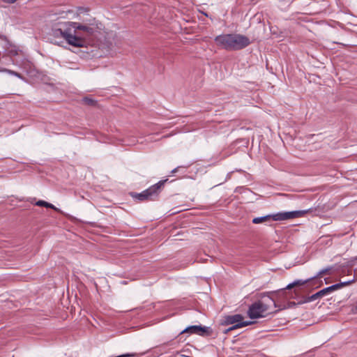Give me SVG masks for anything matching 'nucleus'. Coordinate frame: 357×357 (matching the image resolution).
I'll return each instance as SVG.
<instances>
[{
  "label": "nucleus",
  "instance_id": "f257e3e1",
  "mask_svg": "<svg viewBox=\"0 0 357 357\" xmlns=\"http://www.w3.org/2000/svg\"><path fill=\"white\" fill-rule=\"evenodd\" d=\"M101 27V24L87 26L77 22H68L65 23L64 29H54L53 35L61 36L73 46L83 47L86 40H89L93 36L96 37Z\"/></svg>",
  "mask_w": 357,
  "mask_h": 357
},
{
  "label": "nucleus",
  "instance_id": "f03ea898",
  "mask_svg": "<svg viewBox=\"0 0 357 357\" xmlns=\"http://www.w3.org/2000/svg\"><path fill=\"white\" fill-rule=\"evenodd\" d=\"M271 305L276 307L274 300L271 297H267L262 301H258L250 306L248 314L250 319L264 317L269 313Z\"/></svg>",
  "mask_w": 357,
  "mask_h": 357
},
{
  "label": "nucleus",
  "instance_id": "7ed1b4c3",
  "mask_svg": "<svg viewBox=\"0 0 357 357\" xmlns=\"http://www.w3.org/2000/svg\"><path fill=\"white\" fill-rule=\"evenodd\" d=\"M307 213L305 211H294L280 212L275 214L266 215L265 216L255 218L252 220L254 224H260L267 221H282L302 217Z\"/></svg>",
  "mask_w": 357,
  "mask_h": 357
},
{
  "label": "nucleus",
  "instance_id": "20e7f679",
  "mask_svg": "<svg viewBox=\"0 0 357 357\" xmlns=\"http://www.w3.org/2000/svg\"><path fill=\"white\" fill-rule=\"evenodd\" d=\"M166 181H160L158 183L151 186L149 188L141 193L137 194L135 197L140 201L151 200L153 197L157 196L159 189L164 185Z\"/></svg>",
  "mask_w": 357,
  "mask_h": 357
},
{
  "label": "nucleus",
  "instance_id": "39448f33",
  "mask_svg": "<svg viewBox=\"0 0 357 357\" xmlns=\"http://www.w3.org/2000/svg\"><path fill=\"white\" fill-rule=\"evenodd\" d=\"M225 324L233 325L231 327L229 328L227 331H230L236 328H240L252 324V321H244L243 317L241 314H234L227 316L225 318Z\"/></svg>",
  "mask_w": 357,
  "mask_h": 357
},
{
  "label": "nucleus",
  "instance_id": "423d86ee",
  "mask_svg": "<svg viewBox=\"0 0 357 357\" xmlns=\"http://www.w3.org/2000/svg\"><path fill=\"white\" fill-rule=\"evenodd\" d=\"M250 43V39L243 35L232 33V50H238L246 47Z\"/></svg>",
  "mask_w": 357,
  "mask_h": 357
},
{
  "label": "nucleus",
  "instance_id": "0eeeda50",
  "mask_svg": "<svg viewBox=\"0 0 357 357\" xmlns=\"http://www.w3.org/2000/svg\"><path fill=\"white\" fill-rule=\"evenodd\" d=\"M215 42L226 50H232V33L219 35L215 38Z\"/></svg>",
  "mask_w": 357,
  "mask_h": 357
},
{
  "label": "nucleus",
  "instance_id": "6e6552de",
  "mask_svg": "<svg viewBox=\"0 0 357 357\" xmlns=\"http://www.w3.org/2000/svg\"><path fill=\"white\" fill-rule=\"evenodd\" d=\"M208 331V328L206 326H190L185 328L182 332V333H188L190 334H197L199 335H204Z\"/></svg>",
  "mask_w": 357,
  "mask_h": 357
},
{
  "label": "nucleus",
  "instance_id": "1a4fd4ad",
  "mask_svg": "<svg viewBox=\"0 0 357 357\" xmlns=\"http://www.w3.org/2000/svg\"><path fill=\"white\" fill-rule=\"evenodd\" d=\"M354 280H349L347 282H342L340 283H337L326 288L321 289V294H324V296L331 294V292L337 290L343 287L347 286L354 282Z\"/></svg>",
  "mask_w": 357,
  "mask_h": 357
},
{
  "label": "nucleus",
  "instance_id": "9d476101",
  "mask_svg": "<svg viewBox=\"0 0 357 357\" xmlns=\"http://www.w3.org/2000/svg\"><path fill=\"white\" fill-rule=\"evenodd\" d=\"M36 205L38 206H44V207H46V208H50L54 209V211H58L59 210L53 204H52L50 203H48V202H47L45 201H43V200H39V201L36 202Z\"/></svg>",
  "mask_w": 357,
  "mask_h": 357
},
{
  "label": "nucleus",
  "instance_id": "9b49d317",
  "mask_svg": "<svg viewBox=\"0 0 357 357\" xmlns=\"http://www.w3.org/2000/svg\"><path fill=\"white\" fill-rule=\"evenodd\" d=\"M307 280H296L294 282L289 284L287 286L286 289H291V288H293L294 287H296V286L303 285V284H305L307 282Z\"/></svg>",
  "mask_w": 357,
  "mask_h": 357
},
{
  "label": "nucleus",
  "instance_id": "f8f14e48",
  "mask_svg": "<svg viewBox=\"0 0 357 357\" xmlns=\"http://www.w3.org/2000/svg\"><path fill=\"white\" fill-rule=\"evenodd\" d=\"M317 298H319V297H318V296H317V293H316V294L312 295L311 296L307 297L305 299H303V301H299L298 304H303V303H305L312 302V301L317 300Z\"/></svg>",
  "mask_w": 357,
  "mask_h": 357
},
{
  "label": "nucleus",
  "instance_id": "ddd939ff",
  "mask_svg": "<svg viewBox=\"0 0 357 357\" xmlns=\"http://www.w3.org/2000/svg\"><path fill=\"white\" fill-rule=\"evenodd\" d=\"M0 71L1 72H6V73H8L10 75H15V76L17 77L20 79H23L22 76L20 73H17L15 71H13V70H8V69H6V68H3V69L1 70Z\"/></svg>",
  "mask_w": 357,
  "mask_h": 357
},
{
  "label": "nucleus",
  "instance_id": "4468645a",
  "mask_svg": "<svg viewBox=\"0 0 357 357\" xmlns=\"http://www.w3.org/2000/svg\"><path fill=\"white\" fill-rule=\"evenodd\" d=\"M329 270H330V268L323 269V270H321V271L319 273L318 275L321 276V275H322L323 274H325L326 273H327Z\"/></svg>",
  "mask_w": 357,
  "mask_h": 357
},
{
  "label": "nucleus",
  "instance_id": "2eb2a0df",
  "mask_svg": "<svg viewBox=\"0 0 357 357\" xmlns=\"http://www.w3.org/2000/svg\"><path fill=\"white\" fill-rule=\"evenodd\" d=\"M84 101L90 105L93 102V100H92L91 99L87 98H85L84 99Z\"/></svg>",
  "mask_w": 357,
  "mask_h": 357
},
{
  "label": "nucleus",
  "instance_id": "dca6fc26",
  "mask_svg": "<svg viewBox=\"0 0 357 357\" xmlns=\"http://www.w3.org/2000/svg\"><path fill=\"white\" fill-rule=\"evenodd\" d=\"M3 2L7 3H13L16 2L17 0H2Z\"/></svg>",
  "mask_w": 357,
  "mask_h": 357
},
{
  "label": "nucleus",
  "instance_id": "f3484780",
  "mask_svg": "<svg viewBox=\"0 0 357 357\" xmlns=\"http://www.w3.org/2000/svg\"><path fill=\"white\" fill-rule=\"evenodd\" d=\"M317 296H318L319 298H321L324 296V294L323 293L321 294V290H320L319 291L317 292Z\"/></svg>",
  "mask_w": 357,
  "mask_h": 357
},
{
  "label": "nucleus",
  "instance_id": "a211bd4d",
  "mask_svg": "<svg viewBox=\"0 0 357 357\" xmlns=\"http://www.w3.org/2000/svg\"><path fill=\"white\" fill-rule=\"evenodd\" d=\"M352 312L354 314H357V305L352 309Z\"/></svg>",
  "mask_w": 357,
  "mask_h": 357
},
{
  "label": "nucleus",
  "instance_id": "6ab92c4d",
  "mask_svg": "<svg viewBox=\"0 0 357 357\" xmlns=\"http://www.w3.org/2000/svg\"><path fill=\"white\" fill-rule=\"evenodd\" d=\"M177 172V168H175L174 169L172 170V173H175Z\"/></svg>",
  "mask_w": 357,
  "mask_h": 357
},
{
  "label": "nucleus",
  "instance_id": "aec40b11",
  "mask_svg": "<svg viewBox=\"0 0 357 357\" xmlns=\"http://www.w3.org/2000/svg\"><path fill=\"white\" fill-rule=\"evenodd\" d=\"M13 54H17V52L15 50L14 52H13Z\"/></svg>",
  "mask_w": 357,
  "mask_h": 357
},
{
  "label": "nucleus",
  "instance_id": "412c9836",
  "mask_svg": "<svg viewBox=\"0 0 357 357\" xmlns=\"http://www.w3.org/2000/svg\"><path fill=\"white\" fill-rule=\"evenodd\" d=\"M355 259L357 260V256L356 257Z\"/></svg>",
  "mask_w": 357,
  "mask_h": 357
}]
</instances>
